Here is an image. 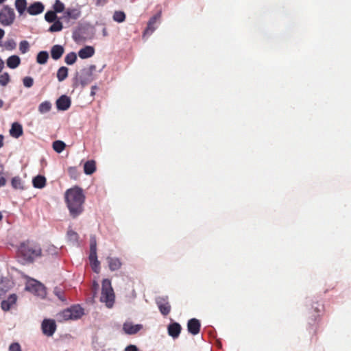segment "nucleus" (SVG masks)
<instances>
[{"label":"nucleus","mask_w":351,"mask_h":351,"mask_svg":"<svg viewBox=\"0 0 351 351\" xmlns=\"http://www.w3.org/2000/svg\"><path fill=\"white\" fill-rule=\"evenodd\" d=\"M20 58L17 56L13 55L8 58L7 66L10 69H15L20 64Z\"/></svg>","instance_id":"b1692460"},{"label":"nucleus","mask_w":351,"mask_h":351,"mask_svg":"<svg viewBox=\"0 0 351 351\" xmlns=\"http://www.w3.org/2000/svg\"><path fill=\"white\" fill-rule=\"evenodd\" d=\"M182 327L180 324L173 322L167 327L168 335L173 339H177L181 332Z\"/></svg>","instance_id":"ddd939ff"},{"label":"nucleus","mask_w":351,"mask_h":351,"mask_svg":"<svg viewBox=\"0 0 351 351\" xmlns=\"http://www.w3.org/2000/svg\"><path fill=\"white\" fill-rule=\"evenodd\" d=\"M56 18V13L53 11H48L45 15V20L49 23L54 22Z\"/></svg>","instance_id":"e433bc0d"},{"label":"nucleus","mask_w":351,"mask_h":351,"mask_svg":"<svg viewBox=\"0 0 351 351\" xmlns=\"http://www.w3.org/2000/svg\"><path fill=\"white\" fill-rule=\"evenodd\" d=\"M12 186L16 189H23L21 180L19 177H14L12 179Z\"/></svg>","instance_id":"ea45409f"},{"label":"nucleus","mask_w":351,"mask_h":351,"mask_svg":"<svg viewBox=\"0 0 351 351\" xmlns=\"http://www.w3.org/2000/svg\"><path fill=\"white\" fill-rule=\"evenodd\" d=\"M4 292H5V291L1 287V285L0 284V295L3 294Z\"/></svg>","instance_id":"5fc2aeb1"},{"label":"nucleus","mask_w":351,"mask_h":351,"mask_svg":"<svg viewBox=\"0 0 351 351\" xmlns=\"http://www.w3.org/2000/svg\"><path fill=\"white\" fill-rule=\"evenodd\" d=\"M2 219H3V216H2L1 213H0V221L2 220Z\"/></svg>","instance_id":"4d7b16f0"},{"label":"nucleus","mask_w":351,"mask_h":351,"mask_svg":"<svg viewBox=\"0 0 351 351\" xmlns=\"http://www.w3.org/2000/svg\"><path fill=\"white\" fill-rule=\"evenodd\" d=\"M95 65H90L82 70L79 79L82 86L89 84L94 80L93 72L95 71Z\"/></svg>","instance_id":"0eeeda50"},{"label":"nucleus","mask_w":351,"mask_h":351,"mask_svg":"<svg viewBox=\"0 0 351 351\" xmlns=\"http://www.w3.org/2000/svg\"><path fill=\"white\" fill-rule=\"evenodd\" d=\"M101 302L106 303L108 308H111L114 302V293L111 286V282L108 279H104L102 281L101 295L100 298Z\"/></svg>","instance_id":"20e7f679"},{"label":"nucleus","mask_w":351,"mask_h":351,"mask_svg":"<svg viewBox=\"0 0 351 351\" xmlns=\"http://www.w3.org/2000/svg\"><path fill=\"white\" fill-rule=\"evenodd\" d=\"M23 82V85L27 88H30L33 86L34 80L31 77H25Z\"/></svg>","instance_id":"79ce46f5"},{"label":"nucleus","mask_w":351,"mask_h":351,"mask_svg":"<svg viewBox=\"0 0 351 351\" xmlns=\"http://www.w3.org/2000/svg\"><path fill=\"white\" fill-rule=\"evenodd\" d=\"M26 288H27V289H28L31 291H34L36 293H38L39 291H40V290L43 291L44 289V287H43V285L36 280H33L32 283H29L27 285Z\"/></svg>","instance_id":"393cba45"},{"label":"nucleus","mask_w":351,"mask_h":351,"mask_svg":"<svg viewBox=\"0 0 351 351\" xmlns=\"http://www.w3.org/2000/svg\"><path fill=\"white\" fill-rule=\"evenodd\" d=\"M23 127L20 123L14 122L12 124L10 130V134L11 136L18 138L23 134Z\"/></svg>","instance_id":"6ab92c4d"},{"label":"nucleus","mask_w":351,"mask_h":351,"mask_svg":"<svg viewBox=\"0 0 351 351\" xmlns=\"http://www.w3.org/2000/svg\"><path fill=\"white\" fill-rule=\"evenodd\" d=\"M97 89V87L96 86H93L91 87V90H90V95L91 96H94L95 95Z\"/></svg>","instance_id":"49530a36"},{"label":"nucleus","mask_w":351,"mask_h":351,"mask_svg":"<svg viewBox=\"0 0 351 351\" xmlns=\"http://www.w3.org/2000/svg\"><path fill=\"white\" fill-rule=\"evenodd\" d=\"M95 49L91 46H86L81 49L78 52V56L82 59H86L92 57L94 55Z\"/></svg>","instance_id":"412c9836"},{"label":"nucleus","mask_w":351,"mask_h":351,"mask_svg":"<svg viewBox=\"0 0 351 351\" xmlns=\"http://www.w3.org/2000/svg\"><path fill=\"white\" fill-rule=\"evenodd\" d=\"M107 263L110 271L119 270L122 266V262L119 258L108 256Z\"/></svg>","instance_id":"dca6fc26"},{"label":"nucleus","mask_w":351,"mask_h":351,"mask_svg":"<svg viewBox=\"0 0 351 351\" xmlns=\"http://www.w3.org/2000/svg\"><path fill=\"white\" fill-rule=\"evenodd\" d=\"M56 295L62 301L64 300V298H62L61 293H56Z\"/></svg>","instance_id":"603ef678"},{"label":"nucleus","mask_w":351,"mask_h":351,"mask_svg":"<svg viewBox=\"0 0 351 351\" xmlns=\"http://www.w3.org/2000/svg\"><path fill=\"white\" fill-rule=\"evenodd\" d=\"M33 186L37 189H43L46 185V178L43 176H36L32 180Z\"/></svg>","instance_id":"4be33fe9"},{"label":"nucleus","mask_w":351,"mask_h":351,"mask_svg":"<svg viewBox=\"0 0 351 351\" xmlns=\"http://www.w3.org/2000/svg\"><path fill=\"white\" fill-rule=\"evenodd\" d=\"M29 45L27 40H23L19 44V50L21 53H25L29 51Z\"/></svg>","instance_id":"58836bf2"},{"label":"nucleus","mask_w":351,"mask_h":351,"mask_svg":"<svg viewBox=\"0 0 351 351\" xmlns=\"http://www.w3.org/2000/svg\"><path fill=\"white\" fill-rule=\"evenodd\" d=\"M71 104V99L66 95L60 96L56 101V107L59 110H66Z\"/></svg>","instance_id":"f8f14e48"},{"label":"nucleus","mask_w":351,"mask_h":351,"mask_svg":"<svg viewBox=\"0 0 351 351\" xmlns=\"http://www.w3.org/2000/svg\"><path fill=\"white\" fill-rule=\"evenodd\" d=\"M201 323L199 319L192 318L188 321L187 330L193 335H197L200 331Z\"/></svg>","instance_id":"9b49d317"},{"label":"nucleus","mask_w":351,"mask_h":351,"mask_svg":"<svg viewBox=\"0 0 351 351\" xmlns=\"http://www.w3.org/2000/svg\"><path fill=\"white\" fill-rule=\"evenodd\" d=\"M67 239L69 241L72 242L73 243H77L79 235L76 232L73 231V230H69L67 232Z\"/></svg>","instance_id":"473e14b6"},{"label":"nucleus","mask_w":351,"mask_h":351,"mask_svg":"<svg viewBox=\"0 0 351 351\" xmlns=\"http://www.w3.org/2000/svg\"><path fill=\"white\" fill-rule=\"evenodd\" d=\"M53 8L54 10L53 12L56 13H60L64 10V5L60 0H56L53 6Z\"/></svg>","instance_id":"f704fd0d"},{"label":"nucleus","mask_w":351,"mask_h":351,"mask_svg":"<svg viewBox=\"0 0 351 351\" xmlns=\"http://www.w3.org/2000/svg\"><path fill=\"white\" fill-rule=\"evenodd\" d=\"M17 253L25 263H32L36 258L42 256V249L38 243L26 240L20 243Z\"/></svg>","instance_id":"f03ea898"},{"label":"nucleus","mask_w":351,"mask_h":351,"mask_svg":"<svg viewBox=\"0 0 351 351\" xmlns=\"http://www.w3.org/2000/svg\"><path fill=\"white\" fill-rule=\"evenodd\" d=\"M113 20L118 23H122L125 21L126 16L123 11H115L113 14Z\"/></svg>","instance_id":"c756f323"},{"label":"nucleus","mask_w":351,"mask_h":351,"mask_svg":"<svg viewBox=\"0 0 351 351\" xmlns=\"http://www.w3.org/2000/svg\"><path fill=\"white\" fill-rule=\"evenodd\" d=\"M62 24L60 21H56L53 23L52 25L49 27V31L51 32H60L62 29Z\"/></svg>","instance_id":"4c0bfd02"},{"label":"nucleus","mask_w":351,"mask_h":351,"mask_svg":"<svg viewBox=\"0 0 351 351\" xmlns=\"http://www.w3.org/2000/svg\"><path fill=\"white\" fill-rule=\"evenodd\" d=\"M10 82V75L8 73H4L0 75V84L6 86Z\"/></svg>","instance_id":"a19ab883"},{"label":"nucleus","mask_w":351,"mask_h":351,"mask_svg":"<svg viewBox=\"0 0 351 351\" xmlns=\"http://www.w3.org/2000/svg\"><path fill=\"white\" fill-rule=\"evenodd\" d=\"M88 258H89V261H90V264L92 267V269L95 273H99L100 271V263L97 260V243H96V240L94 239H92L90 240V254H89Z\"/></svg>","instance_id":"423d86ee"},{"label":"nucleus","mask_w":351,"mask_h":351,"mask_svg":"<svg viewBox=\"0 0 351 351\" xmlns=\"http://www.w3.org/2000/svg\"><path fill=\"white\" fill-rule=\"evenodd\" d=\"M51 108V104L49 101H45L42 102L38 106V111L43 114L50 111Z\"/></svg>","instance_id":"7c9ffc66"},{"label":"nucleus","mask_w":351,"mask_h":351,"mask_svg":"<svg viewBox=\"0 0 351 351\" xmlns=\"http://www.w3.org/2000/svg\"><path fill=\"white\" fill-rule=\"evenodd\" d=\"M143 326L141 324H132V323L126 322L123 326V330L126 334L128 335H134L137 333L141 328Z\"/></svg>","instance_id":"2eb2a0df"},{"label":"nucleus","mask_w":351,"mask_h":351,"mask_svg":"<svg viewBox=\"0 0 351 351\" xmlns=\"http://www.w3.org/2000/svg\"><path fill=\"white\" fill-rule=\"evenodd\" d=\"M10 351H21V346L19 343H12L9 347Z\"/></svg>","instance_id":"37998d69"},{"label":"nucleus","mask_w":351,"mask_h":351,"mask_svg":"<svg viewBox=\"0 0 351 351\" xmlns=\"http://www.w3.org/2000/svg\"><path fill=\"white\" fill-rule=\"evenodd\" d=\"M156 303L162 315L166 316L170 313L171 306L168 301L167 297L158 298L156 300Z\"/></svg>","instance_id":"1a4fd4ad"},{"label":"nucleus","mask_w":351,"mask_h":351,"mask_svg":"<svg viewBox=\"0 0 351 351\" xmlns=\"http://www.w3.org/2000/svg\"><path fill=\"white\" fill-rule=\"evenodd\" d=\"M17 300V296L16 294H11L8 298L5 300H3L1 304V308L4 311H8L10 309L12 305H14Z\"/></svg>","instance_id":"f3484780"},{"label":"nucleus","mask_w":351,"mask_h":351,"mask_svg":"<svg viewBox=\"0 0 351 351\" xmlns=\"http://www.w3.org/2000/svg\"><path fill=\"white\" fill-rule=\"evenodd\" d=\"M49 54L45 51H40L36 57V61L38 64H44L47 62Z\"/></svg>","instance_id":"bb28decb"},{"label":"nucleus","mask_w":351,"mask_h":351,"mask_svg":"<svg viewBox=\"0 0 351 351\" xmlns=\"http://www.w3.org/2000/svg\"><path fill=\"white\" fill-rule=\"evenodd\" d=\"M68 68L66 66H61L57 72V78L59 82L64 81L68 76Z\"/></svg>","instance_id":"a878e982"},{"label":"nucleus","mask_w":351,"mask_h":351,"mask_svg":"<svg viewBox=\"0 0 351 351\" xmlns=\"http://www.w3.org/2000/svg\"><path fill=\"white\" fill-rule=\"evenodd\" d=\"M81 12L77 8H68L62 16V19L66 21H69L70 19H77L80 16Z\"/></svg>","instance_id":"4468645a"},{"label":"nucleus","mask_w":351,"mask_h":351,"mask_svg":"<svg viewBox=\"0 0 351 351\" xmlns=\"http://www.w3.org/2000/svg\"><path fill=\"white\" fill-rule=\"evenodd\" d=\"M106 3V1L105 0H97L96 5L98 6L103 5Z\"/></svg>","instance_id":"de8ad7c7"},{"label":"nucleus","mask_w":351,"mask_h":351,"mask_svg":"<svg viewBox=\"0 0 351 351\" xmlns=\"http://www.w3.org/2000/svg\"><path fill=\"white\" fill-rule=\"evenodd\" d=\"M64 52V49L62 46L59 45H55L51 47V58L53 60H57L62 57Z\"/></svg>","instance_id":"aec40b11"},{"label":"nucleus","mask_w":351,"mask_h":351,"mask_svg":"<svg viewBox=\"0 0 351 351\" xmlns=\"http://www.w3.org/2000/svg\"><path fill=\"white\" fill-rule=\"evenodd\" d=\"M77 60V55L75 52H70L64 58V62L69 65L73 64Z\"/></svg>","instance_id":"2f4dec72"},{"label":"nucleus","mask_w":351,"mask_h":351,"mask_svg":"<svg viewBox=\"0 0 351 351\" xmlns=\"http://www.w3.org/2000/svg\"><path fill=\"white\" fill-rule=\"evenodd\" d=\"M44 10V5L40 2H35L27 8V12L31 15H37Z\"/></svg>","instance_id":"a211bd4d"},{"label":"nucleus","mask_w":351,"mask_h":351,"mask_svg":"<svg viewBox=\"0 0 351 351\" xmlns=\"http://www.w3.org/2000/svg\"><path fill=\"white\" fill-rule=\"evenodd\" d=\"M64 199L70 215L73 218L83 212L85 195L81 188L75 186L67 189L64 193Z\"/></svg>","instance_id":"f257e3e1"},{"label":"nucleus","mask_w":351,"mask_h":351,"mask_svg":"<svg viewBox=\"0 0 351 351\" xmlns=\"http://www.w3.org/2000/svg\"><path fill=\"white\" fill-rule=\"evenodd\" d=\"M58 249L53 245H49L47 249V252L51 254H57Z\"/></svg>","instance_id":"c03bdc74"},{"label":"nucleus","mask_w":351,"mask_h":351,"mask_svg":"<svg viewBox=\"0 0 351 351\" xmlns=\"http://www.w3.org/2000/svg\"><path fill=\"white\" fill-rule=\"evenodd\" d=\"M43 333L47 336L51 337L56 330V324L53 319H45L41 324Z\"/></svg>","instance_id":"6e6552de"},{"label":"nucleus","mask_w":351,"mask_h":351,"mask_svg":"<svg viewBox=\"0 0 351 351\" xmlns=\"http://www.w3.org/2000/svg\"><path fill=\"white\" fill-rule=\"evenodd\" d=\"M68 174L71 179L76 180L79 176V172L76 167H70L68 168Z\"/></svg>","instance_id":"c9c22d12"},{"label":"nucleus","mask_w":351,"mask_h":351,"mask_svg":"<svg viewBox=\"0 0 351 351\" xmlns=\"http://www.w3.org/2000/svg\"><path fill=\"white\" fill-rule=\"evenodd\" d=\"M5 184V179L4 178H1L0 186H4Z\"/></svg>","instance_id":"3c124183"},{"label":"nucleus","mask_w":351,"mask_h":351,"mask_svg":"<svg viewBox=\"0 0 351 351\" xmlns=\"http://www.w3.org/2000/svg\"><path fill=\"white\" fill-rule=\"evenodd\" d=\"M66 147V144L62 141H55L52 144V147L57 153H61Z\"/></svg>","instance_id":"cd10ccee"},{"label":"nucleus","mask_w":351,"mask_h":351,"mask_svg":"<svg viewBox=\"0 0 351 351\" xmlns=\"http://www.w3.org/2000/svg\"><path fill=\"white\" fill-rule=\"evenodd\" d=\"M125 351H138V350L136 346L130 345L125 348Z\"/></svg>","instance_id":"a18cd8bd"},{"label":"nucleus","mask_w":351,"mask_h":351,"mask_svg":"<svg viewBox=\"0 0 351 351\" xmlns=\"http://www.w3.org/2000/svg\"><path fill=\"white\" fill-rule=\"evenodd\" d=\"M3 139L4 136L2 134H0V148L3 146Z\"/></svg>","instance_id":"09e8293b"},{"label":"nucleus","mask_w":351,"mask_h":351,"mask_svg":"<svg viewBox=\"0 0 351 351\" xmlns=\"http://www.w3.org/2000/svg\"><path fill=\"white\" fill-rule=\"evenodd\" d=\"M5 0H0V4L3 3Z\"/></svg>","instance_id":"13d9d810"},{"label":"nucleus","mask_w":351,"mask_h":351,"mask_svg":"<svg viewBox=\"0 0 351 351\" xmlns=\"http://www.w3.org/2000/svg\"><path fill=\"white\" fill-rule=\"evenodd\" d=\"M3 60L0 58V73L1 72L3 68Z\"/></svg>","instance_id":"864d4df0"},{"label":"nucleus","mask_w":351,"mask_h":351,"mask_svg":"<svg viewBox=\"0 0 351 351\" xmlns=\"http://www.w3.org/2000/svg\"><path fill=\"white\" fill-rule=\"evenodd\" d=\"M0 46H3L6 50L12 51L16 48V44L13 39H9L4 42L3 45H0Z\"/></svg>","instance_id":"72a5a7b5"},{"label":"nucleus","mask_w":351,"mask_h":351,"mask_svg":"<svg viewBox=\"0 0 351 351\" xmlns=\"http://www.w3.org/2000/svg\"><path fill=\"white\" fill-rule=\"evenodd\" d=\"M16 18L14 10L8 5H4L0 10V24L10 26L13 24Z\"/></svg>","instance_id":"39448f33"},{"label":"nucleus","mask_w":351,"mask_h":351,"mask_svg":"<svg viewBox=\"0 0 351 351\" xmlns=\"http://www.w3.org/2000/svg\"><path fill=\"white\" fill-rule=\"evenodd\" d=\"M4 35L5 31L3 29L0 28V40L3 38Z\"/></svg>","instance_id":"8fccbe9b"},{"label":"nucleus","mask_w":351,"mask_h":351,"mask_svg":"<svg viewBox=\"0 0 351 351\" xmlns=\"http://www.w3.org/2000/svg\"><path fill=\"white\" fill-rule=\"evenodd\" d=\"M15 7L20 14H23L27 7L26 0H16Z\"/></svg>","instance_id":"c85d7f7f"},{"label":"nucleus","mask_w":351,"mask_h":351,"mask_svg":"<svg viewBox=\"0 0 351 351\" xmlns=\"http://www.w3.org/2000/svg\"><path fill=\"white\" fill-rule=\"evenodd\" d=\"M84 171L86 175H91L96 171V163L95 160H88L84 163Z\"/></svg>","instance_id":"5701e85b"},{"label":"nucleus","mask_w":351,"mask_h":351,"mask_svg":"<svg viewBox=\"0 0 351 351\" xmlns=\"http://www.w3.org/2000/svg\"><path fill=\"white\" fill-rule=\"evenodd\" d=\"M3 101L2 99H0V108L3 107Z\"/></svg>","instance_id":"6e6d98bb"},{"label":"nucleus","mask_w":351,"mask_h":351,"mask_svg":"<svg viewBox=\"0 0 351 351\" xmlns=\"http://www.w3.org/2000/svg\"><path fill=\"white\" fill-rule=\"evenodd\" d=\"M161 17V12L153 16L148 21L147 26L144 30L143 36L151 35L157 28V22Z\"/></svg>","instance_id":"9d476101"},{"label":"nucleus","mask_w":351,"mask_h":351,"mask_svg":"<svg viewBox=\"0 0 351 351\" xmlns=\"http://www.w3.org/2000/svg\"><path fill=\"white\" fill-rule=\"evenodd\" d=\"M83 315L84 309L80 305H74L58 313L56 317L59 322H63L69 320L78 319Z\"/></svg>","instance_id":"7ed1b4c3"}]
</instances>
